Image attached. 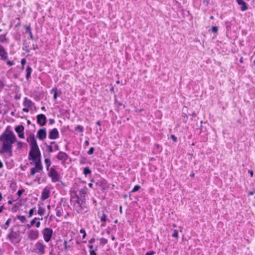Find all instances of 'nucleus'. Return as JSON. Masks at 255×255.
<instances>
[{"instance_id": "nucleus-18", "label": "nucleus", "mask_w": 255, "mask_h": 255, "mask_svg": "<svg viewBox=\"0 0 255 255\" xmlns=\"http://www.w3.org/2000/svg\"><path fill=\"white\" fill-rule=\"evenodd\" d=\"M237 2L239 5H241V10L245 11L248 9V6L247 3L243 0H237Z\"/></svg>"}, {"instance_id": "nucleus-42", "label": "nucleus", "mask_w": 255, "mask_h": 255, "mask_svg": "<svg viewBox=\"0 0 255 255\" xmlns=\"http://www.w3.org/2000/svg\"><path fill=\"white\" fill-rule=\"evenodd\" d=\"M4 87V84L2 80L0 79V92L2 91Z\"/></svg>"}, {"instance_id": "nucleus-64", "label": "nucleus", "mask_w": 255, "mask_h": 255, "mask_svg": "<svg viewBox=\"0 0 255 255\" xmlns=\"http://www.w3.org/2000/svg\"><path fill=\"white\" fill-rule=\"evenodd\" d=\"M249 172L250 173L251 176V177H253V175H254V172H253V171L252 170H249Z\"/></svg>"}, {"instance_id": "nucleus-54", "label": "nucleus", "mask_w": 255, "mask_h": 255, "mask_svg": "<svg viewBox=\"0 0 255 255\" xmlns=\"http://www.w3.org/2000/svg\"><path fill=\"white\" fill-rule=\"evenodd\" d=\"M49 124L53 125L55 123V120L53 119H50L49 120Z\"/></svg>"}, {"instance_id": "nucleus-63", "label": "nucleus", "mask_w": 255, "mask_h": 255, "mask_svg": "<svg viewBox=\"0 0 255 255\" xmlns=\"http://www.w3.org/2000/svg\"><path fill=\"white\" fill-rule=\"evenodd\" d=\"M88 248L90 249V251L94 250H93L94 246L92 245H88Z\"/></svg>"}, {"instance_id": "nucleus-14", "label": "nucleus", "mask_w": 255, "mask_h": 255, "mask_svg": "<svg viewBox=\"0 0 255 255\" xmlns=\"http://www.w3.org/2000/svg\"><path fill=\"white\" fill-rule=\"evenodd\" d=\"M56 158L62 162H66L69 158V157L66 153L63 151H59L56 155Z\"/></svg>"}, {"instance_id": "nucleus-37", "label": "nucleus", "mask_w": 255, "mask_h": 255, "mask_svg": "<svg viewBox=\"0 0 255 255\" xmlns=\"http://www.w3.org/2000/svg\"><path fill=\"white\" fill-rule=\"evenodd\" d=\"M172 237L173 238H178V232L176 230H173V233L172 235Z\"/></svg>"}, {"instance_id": "nucleus-21", "label": "nucleus", "mask_w": 255, "mask_h": 255, "mask_svg": "<svg viewBox=\"0 0 255 255\" xmlns=\"http://www.w3.org/2000/svg\"><path fill=\"white\" fill-rule=\"evenodd\" d=\"M32 72V68L29 66H27L26 69V76L25 78L28 81L31 78V74Z\"/></svg>"}, {"instance_id": "nucleus-35", "label": "nucleus", "mask_w": 255, "mask_h": 255, "mask_svg": "<svg viewBox=\"0 0 255 255\" xmlns=\"http://www.w3.org/2000/svg\"><path fill=\"white\" fill-rule=\"evenodd\" d=\"M35 210V208H33L29 210L28 218H31L33 216Z\"/></svg>"}, {"instance_id": "nucleus-15", "label": "nucleus", "mask_w": 255, "mask_h": 255, "mask_svg": "<svg viewBox=\"0 0 255 255\" xmlns=\"http://www.w3.org/2000/svg\"><path fill=\"white\" fill-rule=\"evenodd\" d=\"M98 216L100 217V221L102 223V224H101V226L105 227L106 226L105 222L108 220L107 215L106 214L104 211H102V212L101 213H98Z\"/></svg>"}, {"instance_id": "nucleus-52", "label": "nucleus", "mask_w": 255, "mask_h": 255, "mask_svg": "<svg viewBox=\"0 0 255 255\" xmlns=\"http://www.w3.org/2000/svg\"><path fill=\"white\" fill-rule=\"evenodd\" d=\"M7 64L9 66H12L14 64V63L12 61H7L6 62Z\"/></svg>"}, {"instance_id": "nucleus-9", "label": "nucleus", "mask_w": 255, "mask_h": 255, "mask_svg": "<svg viewBox=\"0 0 255 255\" xmlns=\"http://www.w3.org/2000/svg\"><path fill=\"white\" fill-rule=\"evenodd\" d=\"M37 123L41 127L45 126L47 123V118L44 114H39L36 116Z\"/></svg>"}, {"instance_id": "nucleus-49", "label": "nucleus", "mask_w": 255, "mask_h": 255, "mask_svg": "<svg viewBox=\"0 0 255 255\" xmlns=\"http://www.w3.org/2000/svg\"><path fill=\"white\" fill-rule=\"evenodd\" d=\"M37 221V218H34L30 221L31 225L34 226Z\"/></svg>"}, {"instance_id": "nucleus-46", "label": "nucleus", "mask_w": 255, "mask_h": 255, "mask_svg": "<svg viewBox=\"0 0 255 255\" xmlns=\"http://www.w3.org/2000/svg\"><path fill=\"white\" fill-rule=\"evenodd\" d=\"M97 250V247L94 250L90 251V255H97L96 251Z\"/></svg>"}, {"instance_id": "nucleus-25", "label": "nucleus", "mask_w": 255, "mask_h": 255, "mask_svg": "<svg viewBox=\"0 0 255 255\" xmlns=\"http://www.w3.org/2000/svg\"><path fill=\"white\" fill-rule=\"evenodd\" d=\"M11 218H8L7 221H6V222L5 223V224L1 227L2 229H4V230H7V228H8L9 226V224L11 223Z\"/></svg>"}, {"instance_id": "nucleus-28", "label": "nucleus", "mask_w": 255, "mask_h": 255, "mask_svg": "<svg viewBox=\"0 0 255 255\" xmlns=\"http://www.w3.org/2000/svg\"><path fill=\"white\" fill-rule=\"evenodd\" d=\"M91 170L89 167H85L83 169V173L85 174L86 176H87L88 174H91Z\"/></svg>"}, {"instance_id": "nucleus-22", "label": "nucleus", "mask_w": 255, "mask_h": 255, "mask_svg": "<svg viewBox=\"0 0 255 255\" xmlns=\"http://www.w3.org/2000/svg\"><path fill=\"white\" fill-rule=\"evenodd\" d=\"M23 47L22 50L25 51L26 52L29 53L30 51V49L29 48V44L28 43L26 40H23Z\"/></svg>"}, {"instance_id": "nucleus-43", "label": "nucleus", "mask_w": 255, "mask_h": 255, "mask_svg": "<svg viewBox=\"0 0 255 255\" xmlns=\"http://www.w3.org/2000/svg\"><path fill=\"white\" fill-rule=\"evenodd\" d=\"M46 146H47L48 150L49 152L52 153L53 152V149L52 145L46 144Z\"/></svg>"}, {"instance_id": "nucleus-13", "label": "nucleus", "mask_w": 255, "mask_h": 255, "mask_svg": "<svg viewBox=\"0 0 255 255\" xmlns=\"http://www.w3.org/2000/svg\"><path fill=\"white\" fill-rule=\"evenodd\" d=\"M59 137V133L56 128H53L49 132L48 138L50 139H56Z\"/></svg>"}, {"instance_id": "nucleus-53", "label": "nucleus", "mask_w": 255, "mask_h": 255, "mask_svg": "<svg viewBox=\"0 0 255 255\" xmlns=\"http://www.w3.org/2000/svg\"><path fill=\"white\" fill-rule=\"evenodd\" d=\"M40 224H41V223L39 221L36 222V223H35L36 227L37 228H39L40 226Z\"/></svg>"}, {"instance_id": "nucleus-23", "label": "nucleus", "mask_w": 255, "mask_h": 255, "mask_svg": "<svg viewBox=\"0 0 255 255\" xmlns=\"http://www.w3.org/2000/svg\"><path fill=\"white\" fill-rule=\"evenodd\" d=\"M15 131L17 133V134L22 132L24 130V127L22 125H18L15 127Z\"/></svg>"}, {"instance_id": "nucleus-50", "label": "nucleus", "mask_w": 255, "mask_h": 255, "mask_svg": "<svg viewBox=\"0 0 255 255\" xmlns=\"http://www.w3.org/2000/svg\"><path fill=\"white\" fill-rule=\"evenodd\" d=\"M26 63V61L25 59L23 58L21 60V64L22 66H25Z\"/></svg>"}, {"instance_id": "nucleus-60", "label": "nucleus", "mask_w": 255, "mask_h": 255, "mask_svg": "<svg viewBox=\"0 0 255 255\" xmlns=\"http://www.w3.org/2000/svg\"><path fill=\"white\" fill-rule=\"evenodd\" d=\"M29 108L25 107L22 109V111L24 112L28 113L29 112Z\"/></svg>"}, {"instance_id": "nucleus-56", "label": "nucleus", "mask_w": 255, "mask_h": 255, "mask_svg": "<svg viewBox=\"0 0 255 255\" xmlns=\"http://www.w3.org/2000/svg\"><path fill=\"white\" fill-rule=\"evenodd\" d=\"M6 209V208L4 205H2L0 207V214L2 212L3 210Z\"/></svg>"}, {"instance_id": "nucleus-41", "label": "nucleus", "mask_w": 255, "mask_h": 255, "mask_svg": "<svg viewBox=\"0 0 255 255\" xmlns=\"http://www.w3.org/2000/svg\"><path fill=\"white\" fill-rule=\"evenodd\" d=\"M94 150H95V148L94 147H90L87 152L88 154H89V155L92 154L94 153Z\"/></svg>"}, {"instance_id": "nucleus-38", "label": "nucleus", "mask_w": 255, "mask_h": 255, "mask_svg": "<svg viewBox=\"0 0 255 255\" xmlns=\"http://www.w3.org/2000/svg\"><path fill=\"white\" fill-rule=\"evenodd\" d=\"M80 233L82 234V235H83L82 238H83V239H84L86 236V233L85 230L84 229H81L80 230Z\"/></svg>"}, {"instance_id": "nucleus-62", "label": "nucleus", "mask_w": 255, "mask_h": 255, "mask_svg": "<svg viewBox=\"0 0 255 255\" xmlns=\"http://www.w3.org/2000/svg\"><path fill=\"white\" fill-rule=\"evenodd\" d=\"M29 36H30V38L31 40H33L34 38V36L32 34V32H30L29 33Z\"/></svg>"}, {"instance_id": "nucleus-11", "label": "nucleus", "mask_w": 255, "mask_h": 255, "mask_svg": "<svg viewBox=\"0 0 255 255\" xmlns=\"http://www.w3.org/2000/svg\"><path fill=\"white\" fill-rule=\"evenodd\" d=\"M46 129L45 128H40L37 132V137L40 140H43L46 138Z\"/></svg>"}, {"instance_id": "nucleus-30", "label": "nucleus", "mask_w": 255, "mask_h": 255, "mask_svg": "<svg viewBox=\"0 0 255 255\" xmlns=\"http://www.w3.org/2000/svg\"><path fill=\"white\" fill-rule=\"evenodd\" d=\"M54 92L53 99L56 100L57 98V89L53 88L51 90V93Z\"/></svg>"}, {"instance_id": "nucleus-27", "label": "nucleus", "mask_w": 255, "mask_h": 255, "mask_svg": "<svg viewBox=\"0 0 255 255\" xmlns=\"http://www.w3.org/2000/svg\"><path fill=\"white\" fill-rule=\"evenodd\" d=\"M75 130L78 132H83L84 128L82 126L78 125L75 128Z\"/></svg>"}, {"instance_id": "nucleus-8", "label": "nucleus", "mask_w": 255, "mask_h": 255, "mask_svg": "<svg viewBox=\"0 0 255 255\" xmlns=\"http://www.w3.org/2000/svg\"><path fill=\"white\" fill-rule=\"evenodd\" d=\"M35 253L39 255H43L45 253L46 246L40 241H38L35 245Z\"/></svg>"}, {"instance_id": "nucleus-36", "label": "nucleus", "mask_w": 255, "mask_h": 255, "mask_svg": "<svg viewBox=\"0 0 255 255\" xmlns=\"http://www.w3.org/2000/svg\"><path fill=\"white\" fill-rule=\"evenodd\" d=\"M100 244L101 245H106L108 243V240L105 238H101L100 239Z\"/></svg>"}, {"instance_id": "nucleus-61", "label": "nucleus", "mask_w": 255, "mask_h": 255, "mask_svg": "<svg viewBox=\"0 0 255 255\" xmlns=\"http://www.w3.org/2000/svg\"><path fill=\"white\" fill-rule=\"evenodd\" d=\"M54 148L56 150H59V146H58V145L57 144H55V145H54Z\"/></svg>"}, {"instance_id": "nucleus-58", "label": "nucleus", "mask_w": 255, "mask_h": 255, "mask_svg": "<svg viewBox=\"0 0 255 255\" xmlns=\"http://www.w3.org/2000/svg\"><path fill=\"white\" fill-rule=\"evenodd\" d=\"M32 49L34 50H35L36 49H38V46L37 44H32Z\"/></svg>"}, {"instance_id": "nucleus-45", "label": "nucleus", "mask_w": 255, "mask_h": 255, "mask_svg": "<svg viewBox=\"0 0 255 255\" xmlns=\"http://www.w3.org/2000/svg\"><path fill=\"white\" fill-rule=\"evenodd\" d=\"M182 117L184 118V123H186L187 122V119H188V116L186 114L183 113Z\"/></svg>"}, {"instance_id": "nucleus-24", "label": "nucleus", "mask_w": 255, "mask_h": 255, "mask_svg": "<svg viewBox=\"0 0 255 255\" xmlns=\"http://www.w3.org/2000/svg\"><path fill=\"white\" fill-rule=\"evenodd\" d=\"M44 162L46 165L47 170L49 171L50 169V168H49V167L51 164V160H50V158H45L44 160Z\"/></svg>"}, {"instance_id": "nucleus-20", "label": "nucleus", "mask_w": 255, "mask_h": 255, "mask_svg": "<svg viewBox=\"0 0 255 255\" xmlns=\"http://www.w3.org/2000/svg\"><path fill=\"white\" fill-rule=\"evenodd\" d=\"M34 103H33L31 100L28 99V98L25 97L24 98L23 105L25 107L30 108H31L34 105Z\"/></svg>"}, {"instance_id": "nucleus-59", "label": "nucleus", "mask_w": 255, "mask_h": 255, "mask_svg": "<svg viewBox=\"0 0 255 255\" xmlns=\"http://www.w3.org/2000/svg\"><path fill=\"white\" fill-rule=\"evenodd\" d=\"M84 145L86 146H87L89 145V141L88 140H86L84 142Z\"/></svg>"}, {"instance_id": "nucleus-40", "label": "nucleus", "mask_w": 255, "mask_h": 255, "mask_svg": "<svg viewBox=\"0 0 255 255\" xmlns=\"http://www.w3.org/2000/svg\"><path fill=\"white\" fill-rule=\"evenodd\" d=\"M212 31L215 33H217L218 31V27L216 26H212L211 27Z\"/></svg>"}, {"instance_id": "nucleus-12", "label": "nucleus", "mask_w": 255, "mask_h": 255, "mask_svg": "<svg viewBox=\"0 0 255 255\" xmlns=\"http://www.w3.org/2000/svg\"><path fill=\"white\" fill-rule=\"evenodd\" d=\"M28 237L31 240H35L38 238L39 232L37 230H30L27 233Z\"/></svg>"}, {"instance_id": "nucleus-4", "label": "nucleus", "mask_w": 255, "mask_h": 255, "mask_svg": "<svg viewBox=\"0 0 255 255\" xmlns=\"http://www.w3.org/2000/svg\"><path fill=\"white\" fill-rule=\"evenodd\" d=\"M15 226L12 227L7 235L6 239L9 241L10 243L13 246H17L21 240V236H20L19 231H14Z\"/></svg>"}, {"instance_id": "nucleus-51", "label": "nucleus", "mask_w": 255, "mask_h": 255, "mask_svg": "<svg viewBox=\"0 0 255 255\" xmlns=\"http://www.w3.org/2000/svg\"><path fill=\"white\" fill-rule=\"evenodd\" d=\"M155 252L153 251H150L146 253L145 255H153Z\"/></svg>"}, {"instance_id": "nucleus-29", "label": "nucleus", "mask_w": 255, "mask_h": 255, "mask_svg": "<svg viewBox=\"0 0 255 255\" xmlns=\"http://www.w3.org/2000/svg\"><path fill=\"white\" fill-rule=\"evenodd\" d=\"M7 34V32L3 34H0V43H4L6 41V35Z\"/></svg>"}, {"instance_id": "nucleus-55", "label": "nucleus", "mask_w": 255, "mask_h": 255, "mask_svg": "<svg viewBox=\"0 0 255 255\" xmlns=\"http://www.w3.org/2000/svg\"><path fill=\"white\" fill-rule=\"evenodd\" d=\"M95 242V239L93 238L90 240L89 241V243L90 244H93Z\"/></svg>"}, {"instance_id": "nucleus-34", "label": "nucleus", "mask_w": 255, "mask_h": 255, "mask_svg": "<svg viewBox=\"0 0 255 255\" xmlns=\"http://www.w3.org/2000/svg\"><path fill=\"white\" fill-rule=\"evenodd\" d=\"M24 28L25 29V32L26 33H29L30 32H31V27H30V25H25L24 26Z\"/></svg>"}, {"instance_id": "nucleus-26", "label": "nucleus", "mask_w": 255, "mask_h": 255, "mask_svg": "<svg viewBox=\"0 0 255 255\" xmlns=\"http://www.w3.org/2000/svg\"><path fill=\"white\" fill-rule=\"evenodd\" d=\"M45 212V210L43 208H42V207H40L39 205H38V212H37L38 215H39L40 216H43V215H44Z\"/></svg>"}, {"instance_id": "nucleus-16", "label": "nucleus", "mask_w": 255, "mask_h": 255, "mask_svg": "<svg viewBox=\"0 0 255 255\" xmlns=\"http://www.w3.org/2000/svg\"><path fill=\"white\" fill-rule=\"evenodd\" d=\"M50 190L47 187H45L42 192L41 199L42 200H45L49 198L50 196Z\"/></svg>"}, {"instance_id": "nucleus-31", "label": "nucleus", "mask_w": 255, "mask_h": 255, "mask_svg": "<svg viewBox=\"0 0 255 255\" xmlns=\"http://www.w3.org/2000/svg\"><path fill=\"white\" fill-rule=\"evenodd\" d=\"M17 218L20 220L21 223H23L26 221V218L25 216L22 215H17Z\"/></svg>"}, {"instance_id": "nucleus-5", "label": "nucleus", "mask_w": 255, "mask_h": 255, "mask_svg": "<svg viewBox=\"0 0 255 255\" xmlns=\"http://www.w3.org/2000/svg\"><path fill=\"white\" fill-rule=\"evenodd\" d=\"M29 160H32L34 164V167L30 168V175L34 176L36 172H39L43 170L41 162V156L28 157Z\"/></svg>"}, {"instance_id": "nucleus-48", "label": "nucleus", "mask_w": 255, "mask_h": 255, "mask_svg": "<svg viewBox=\"0 0 255 255\" xmlns=\"http://www.w3.org/2000/svg\"><path fill=\"white\" fill-rule=\"evenodd\" d=\"M18 136L20 138H24V131H22V132L19 133L18 134Z\"/></svg>"}, {"instance_id": "nucleus-33", "label": "nucleus", "mask_w": 255, "mask_h": 255, "mask_svg": "<svg viewBox=\"0 0 255 255\" xmlns=\"http://www.w3.org/2000/svg\"><path fill=\"white\" fill-rule=\"evenodd\" d=\"M19 206L15 204L13 205V206L11 208V210L12 212L15 213L18 210Z\"/></svg>"}, {"instance_id": "nucleus-3", "label": "nucleus", "mask_w": 255, "mask_h": 255, "mask_svg": "<svg viewBox=\"0 0 255 255\" xmlns=\"http://www.w3.org/2000/svg\"><path fill=\"white\" fill-rule=\"evenodd\" d=\"M26 141L30 145L28 157L41 156V152L38 146L34 133H30L26 138Z\"/></svg>"}, {"instance_id": "nucleus-6", "label": "nucleus", "mask_w": 255, "mask_h": 255, "mask_svg": "<svg viewBox=\"0 0 255 255\" xmlns=\"http://www.w3.org/2000/svg\"><path fill=\"white\" fill-rule=\"evenodd\" d=\"M48 176L51 178V181L53 183L60 181V176L55 169L54 166L50 168L48 173Z\"/></svg>"}, {"instance_id": "nucleus-19", "label": "nucleus", "mask_w": 255, "mask_h": 255, "mask_svg": "<svg viewBox=\"0 0 255 255\" xmlns=\"http://www.w3.org/2000/svg\"><path fill=\"white\" fill-rule=\"evenodd\" d=\"M55 211L57 217L62 216L63 213V210L62 207L61 202H60L57 204V207L55 209Z\"/></svg>"}, {"instance_id": "nucleus-57", "label": "nucleus", "mask_w": 255, "mask_h": 255, "mask_svg": "<svg viewBox=\"0 0 255 255\" xmlns=\"http://www.w3.org/2000/svg\"><path fill=\"white\" fill-rule=\"evenodd\" d=\"M41 176H39L37 175L36 176V179H35V181H37V182H39L40 181V180H41Z\"/></svg>"}, {"instance_id": "nucleus-44", "label": "nucleus", "mask_w": 255, "mask_h": 255, "mask_svg": "<svg viewBox=\"0 0 255 255\" xmlns=\"http://www.w3.org/2000/svg\"><path fill=\"white\" fill-rule=\"evenodd\" d=\"M24 191V190L23 189H22L21 190H19L17 192L16 194L17 195V196L18 197H20Z\"/></svg>"}, {"instance_id": "nucleus-32", "label": "nucleus", "mask_w": 255, "mask_h": 255, "mask_svg": "<svg viewBox=\"0 0 255 255\" xmlns=\"http://www.w3.org/2000/svg\"><path fill=\"white\" fill-rule=\"evenodd\" d=\"M140 188H141V187L139 185H136L134 186V187H133V188L132 189L131 191L130 192V194H131L132 192H135L137 191L138 190H139L140 189ZM129 195H130V194H129Z\"/></svg>"}, {"instance_id": "nucleus-1", "label": "nucleus", "mask_w": 255, "mask_h": 255, "mask_svg": "<svg viewBox=\"0 0 255 255\" xmlns=\"http://www.w3.org/2000/svg\"><path fill=\"white\" fill-rule=\"evenodd\" d=\"M16 140V136L13 131L10 129V126H7L4 131L0 135V141L1 142L0 153H6L9 155L12 156V144Z\"/></svg>"}, {"instance_id": "nucleus-7", "label": "nucleus", "mask_w": 255, "mask_h": 255, "mask_svg": "<svg viewBox=\"0 0 255 255\" xmlns=\"http://www.w3.org/2000/svg\"><path fill=\"white\" fill-rule=\"evenodd\" d=\"M41 234L43 235L44 240L46 242L48 243L51 240L53 231L50 228H45L42 230Z\"/></svg>"}, {"instance_id": "nucleus-39", "label": "nucleus", "mask_w": 255, "mask_h": 255, "mask_svg": "<svg viewBox=\"0 0 255 255\" xmlns=\"http://www.w3.org/2000/svg\"><path fill=\"white\" fill-rule=\"evenodd\" d=\"M23 143L21 141H18L17 143V149H21L23 147Z\"/></svg>"}, {"instance_id": "nucleus-17", "label": "nucleus", "mask_w": 255, "mask_h": 255, "mask_svg": "<svg viewBox=\"0 0 255 255\" xmlns=\"http://www.w3.org/2000/svg\"><path fill=\"white\" fill-rule=\"evenodd\" d=\"M0 56L3 60H6L8 58L7 53L4 47L1 45H0Z\"/></svg>"}, {"instance_id": "nucleus-47", "label": "nucleus", "mask_w": 255, "mask_h": 255, "mask_svg": "<svg viewBox=\"0 0 255 255\" xmlns=\"http://www.w3.org/2000/svg\"><path fill=\"white\" fill-rule=\"evenodd\" d=\"M170 138L173 140L174 142H176L177 141V137L175 135L172 134Z\"/></svg>"}, {"instance_id": "nucleus-10", "label": "nucleus", "mask_w": 255, "mask_h": 255, "mask_svg": "<svg viewBox=\"0 0 255 255\" xmlns=\"http://www.w3.org/2000/svg\"><path fill=\"white\" fill-rule=\"evenodd\" d=\"M96 184H98V183H97ZM110 186L111 184L105 179H102L99 181V186L101 187L103 192L110 188Z\"/></svg>"}, {"instance_id": "nucleus-2", "label": "nucleus", "mask_w": 255, "mask_h": 255, "mask_svg": "<svg viewBox=\"0 0 255 255\" xmlns=\"http://www.w3.org/2000/svg\"><path fill=\"white\" fill-rule=\"evenodd\" d=\"M86 192L84 189H81L78 194L75 192L77 200L74 204V208L79 214H83L88 210L86 203Z\"/></svg>"}]
</instances>
